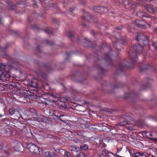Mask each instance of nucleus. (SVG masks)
Masks as SVG:
<instances>
[{
  "label": "nucleus",
  "instance_id": "obj_1",
  "mask_svg": "<svg viewBox=\"0 0 157 157\" xmlns=\"http://www.w3.org/2000/svg\"><path fill=\"white\" fill-rule=\"evenodd\" d=\"M136 40L137 42V45L133 46L130 49L129 54L131 63L128 62V69L133 68L137 60V55L142 53L144 46L148 44L149 41L142 33H137Z\"/></svg>",
  "mask_w": 157,
  "mask_h": 157
},
{
  "label": "nucleus",
  "instance_id": "obj_2",
  "mask_svg": "<svg viewBox=\"0 0 157 157\" xmlns=\"http://www.w3.org/2000/svg\"><path fill=\"white\" fill-rule=\"evenodd\" d=\"M107 49L109 51L108 53H106L105 54L104 58L105 60L109 63V64L113 65V61L111 59L112 54H113V51L111 50V48L109 47H106L104 48V50H106Z\"/></svg>",
  "mask_w": 157,
  "mask_h": 157
},
{
  "label": "nucleus",
  "instance_id": "obj_3",
  "mask_svg": "<svg viewBox=\"0 0 157 157\" xmlns=\"http://www.w3.org/2000/svg\"><path fill=\"white\" fill-rule=\"evenodd\" d=\"M26 147L32 153L36 154H40L41 149L32 143L28 144L27 145Z\"/></svg>",
  "mask_w": 157,
  "mask_h": 157
},
{
  "label": "nucleus",
  "instance_id": "obj_4",
  "mask_svg": "<svg viewBox=\"0 0 157 157\" xmlns=\"http://www.w3.org/2000/svg\"><path fill=\"white\" fill-rule=\"evenodd\" d=\"M146 10L150 13L155 14L157 13V8L151 5H147L146 3H141Z\"/></svg>",
  "mask_w": 157,
  "mask_h": 157
},
{
  "label": "nucleus",
  "instance_id": "obj_5",
  "mask_svg": "<svg viewBox=\"0 0 157 157\" xmlns=\"http://www.w3.org/2000/svg\"><path fill=\"white\" fill-rule=\"evenodd\" d=\"M37 77L40 80L43 82H45L48 80V76L47 75L43 72L40 70H38L36 72Z\"/></svg>",
  "mask_w": 157,
  "mask_h": 157
},
{
  "label": "nucleus",
  "instance_id": "obj_6",
  "mask_svg": "<svg viewBox=\"0 0 157 157\" xmlns=\"http://www.w3.org/2000/svg\"><path fill=\"white\" fill-rule=\"evenodd\" d=\"M94 17L90 15L89 13L85 12L84 14H83V16L81 17L82 20H86L87 21L90 22H94Z\"/></svg>",
  "mask_w": 157,
  "mask_h": 157
},
{
  "label": "nucleus",
  "instance_id": "obj_7",
  "mask_svg": "<svg viewBox=\"0 0 157 157\" xmlns=\"http://www.w3.org/2000/svg\"><path fill=\"white\" fill-rule=\"evenodd\" d=\"M76 41H81V42H82V43H83L85 44H87V45H86V46L87 47H90L93 48H94L96 46L95 44L94 45H93L91 43V42L87 38L85 37L84 38V39L82 40H80L79 39H78Z\"/></svg>",
  "mask_w": 157,
  "mask_h": 157
},
{
  "label": "nucleus",
  "instance_id": "obj_8",
  "mask_svg": "<svg viewBox=\"0 0 157 157\" xmlns=\"http://www.w3.org/2000/svg\"><path fill=\"white\" fill-rule=\"evenodd\" d=\"M127 66L124 64V62H121L118 64L117 67V69L121 72L125 71L127 69Z\"/></svg>",
  "mask_w": 157,
  "mask_h": 157
},
{
  "label": "nucleus",
  "instance_id": "obj_9",
  "mask_svg": "<svg viewBox=\"0 0 157 157\" xmlns=\"http://www.w3.org/2000/svg\"><path fill=\"white\" fill-rule=\"evenodd\" d=\"M143 22L142 21L137 20L135 21V25L138 27L140 28L144 29L145 28V26L143 24Z\"/></svg>",
  "mask_w": 157,
  "mask_h": 157
},
{
  "label": "nucleus",
  "instance_id": "obj_10",
  "mask_svg": "<svg viewBox=\"0 0 157 157\" xmlns=\"http://www.w3.org/2000/svg\"><path fill=\"white\" fill-rule=\"evenodd\" d=\"M44 155L46 157H58V156L55 153L51 152L49 151L45 152Z\"/></svg>",
  "mask_w": 157,
  "mask_h": 157
},
{
  "label": "nucleus",
  "instance_id": "obj_11",
  "mask_svg": "<svg viewBox=\"0 0 157 157\" xmlns=\"http://www.w3.org/2000/svg\"><path fill=\"white\" fill-rule=\"evenodd\" d=\"M105 9L104 7L102 6H98L95 7L94 8V10L96 13H102L103 10Z\"/></svg>",
  "mask_w": 157,
  "mask_h": 157
},
{
  "label": "nucleus",
  "instance_id": "obj_12",
  "mask_svg": "<svg viewBox=\"0 0 157 157\" xmlns=\"http://www.w3.org/2000/svg\"><path fill=\"white\" fill-rule=\"evenodd\" d=\"M98 157H106V153L103 151H99L96 153Z\"/></svg>",
  "mask_w": 157,
  "mask_h": 157
},
{
  "label": "nucleus",
  "instance_id": "obj_13",
  "mask_svg": "<svg viewBox=\"0 0 157 157\" xmlns=\"http://www.w3.org/2000/svg\"><path fill=\"white\" fill-rule=\"evenodd\" d=\"M6 66L5 64L0 63V72L1 74H4L5 72V68Z\"/></svg>",
  "mask_w": 157,
  "mask_h": 157
},
{
  "label": "nucleus",
  "instance_id": "obj_14",
  "mask_svg": "<svg viewBox=\"0 0 157 157\" xmlns=\"http://www.w3.org/2000/svg\"><path fill=\"white\" fill-rule=\"evenodd\" d=\"M96 67H97L99 71L100 74L103 75L105 74L106 71L104 69V68L100 65H97Z\"/></svg>",
  "mask_w": 157,
  "mask_h": 157
},
{
  "label": "nucleus",
  "instance_id": "obj_15",
  "mask_svg": "<svg viewBox=\"0 0 157 157\" xmlns=\"http://www.w3.org/2000/svg\"><path fill=\"white\" fill-rule=\"evenodd\" d=\"M116 38V40L114 42V43L113 42V47L115 48L117 50H119L120 49V48L118 47V46H119V42L118 41H119V40H117V38H116V36L115 37Z\"/></svg>",
  "mask_w": 157,
  "mask_h": 157
},
{
  "label": "nucleus",
  "instance_id": "obj_16",
  "mask_svg": "<svg viewBox=\"0 0 157 157\" xmlns=\"http://www.w3.org/2000/svg\"><path fill=\"white\" fill-rule=\"evenodd\" d=\"M74 32L71 31H69L67 33V36L68 37L72 40L74 38Z\"/></svg>",
  "mask_w": 157,
  "mask_h": 157
},
{
  "label": "nucleus",
  "instance_id": "obj_17",
  "mask_svg": "<svg viewBox=\"0 0 157 157\" xmlns=\"http://www.w3.org/2000/svg\"><path fill=\"white\" fill-rule=\"evenodd\" d=\"M57 103L59 106L63 108H66L67 107V105L65 102L60 101H58Z\"/></svg>",
  "mask_w": 157,
  "mask_h": 157
},
{
  "label": "nucleus",
  "instance_id": "obj_18",
  "mask_svg": "<svg viewBox=\"0 0 157 157\" xmlns=\"http://www.w3.org/2000/svg\"><path fill=\"white\" fill-rule=\"evenodd\" d=\"M43 31L48 35L53 34V29L47 27Z\"/></svg>",
  "mask_w": 157,
  "mask_h": 157
},
{
  "label": "nucleus",
  "instance_id": "obj_19",
  "mask_svg": "<svg viewBox=\"0 0 157 157\" xmlns=\"http://www.w3.org/2000/svg\"><path fill=\"white\" fill-rule=\"evenodd\" d=\"M40 102L43 104H45L46 106L48 105L47 102H48V99L47 98H44L43 97H41L40 98Z\"/></svg>",
  "mask_w": 157,
  "mask_h": 157
},
{
  "label": "nucleus",
  "instance_id": "obj_20",
  "mask_svg": "<svg viewBox=\"0 0 157 157\" xmlns=\"http://www.w3.org/2000/svg\"><path fill=\"white\" fill-rule=\"evenodd\" d=\"M150 67V66L149 65H143L142 66L140 67V70L141 71H142L144 70H147Z\"/></svg>",
  "mask_w": 157,
  "mask_h": 157
},
{
  "label": "nucleus",
  "instance_id": "obj_21",
  "mask_svg": "<svg viewBox=\"0 0 157 157\" xmlns=\"http://www.w3.org/2000/svg\"><path fill=\"white\" fill-rule=\"evenodd\" d=\"M128 151L131 156V157H135V155L136 152L133 149H132L130 150L128 149Z\"/></svg>",
  "mask_w": 157,
  "mask_h": 157
},
{
  "label": "nucleus",
  "instance_id": "obj_22",
  "mask_svg": "<svg viewBox=\"0 0 157 157\" xmlns=\"http://www.w3.org/2000/svg\"><path fill=\"white\" fill-rule=\"evenodd\" d=\"M17 112L14 109L10 108L9 110V113L11 115H13L15 113ZM19 113V116L18 117H20L21 116V114L19 113Z\"/></svg>",
  "mask_w": 157,
  "mask_h": 157
},
{
  "label": "nucleus",
  "instance_id": "obj_23",
  "mask_svg": "<svg viewBox=\"0 0 157 157\" xmlns=\"http://www.w3.org/2000/svg\"><path fill=\"white\" fill-rule=\"evenodd\" d=\"M135 157H147L146 155L144 154L140 153L137 152L135 155Z\"/></svg>",
  "mask_w": 157,
  "mask_h": 157
},
{
  "label": "nucleus",
  "instance_id": "obj_24",
  "mask_svg": "<svg viewBox=\"0 0 157 157\" xmlns=\"http://www.w3.org/2000/svg\"><path fill=\"white\" fill-rule=\"evenodd\" d=\"M77 147L74 145H71L69 147V149L71 151H75L77 150Z\"/></svg>",
  "mask_w": 157,
  "mask_h": 157
},
{
  "label": "nucleus",
  "instance_id": "obj_25",
  "mask_svg": "<svg viewBox=\"0 0 157 157\" xmlns=\"http://www.w3.org/2000/svg\"><path fill=\"white\" fill-rule=\"evenodd\" d=\"M131 96H132V97L133 98H135L136 97L138 96L137 94L136 93H135L134 92H133L132 94H129L128 93V100H129V98Z\"/></svg>",
  "mask_w": 157,
  "mask_h": 157
},
{
  "label": "nucleus",
  "instance_id": "obj_26",
  "mask_svg": "<svg viewBox=\"0 0 157 157\" xmlns=\"http://www.w3.org/2000/svg\"><path fill=\"white\" fill-rule=\"evenodd\" d=\"M32 28L34 31H40V30L39 27L36 25L32 26Z\"/></svg>",
  "mask_w": 157,
  "mask_h": 157
},
{
  "label": "nucleus",
  "instance_id": "obj_27",
  "mask_svg": "<svg viewBox=\"0 0 157 157\" xmlns=\"http://www.w3.org/2000/svg\"><path fill=\"white\" fill-rule=\"evenodd\" d=\"M53 114L55 116L58 118L61 116V114L57 111H54Z\"/></svg>",
  "mask_w": 157,
  "mask_h": 157
},
{
  "label": "nucleus",
  "instance_id": "obj_28",
  "mask_svg": "<svg viewBox=\"0 0 157 157\" xmlns=\"http://www.w3.org/2000/svg\"><path fill=\"white\" fill-rule=\"evenodd\" d=\"M144 13H143L141 11H139L136 13V15L139 17H143V16L144 14Z\"/></svg>",
  "mask_w": 157,
  "mask_h": 157
},
{
  "label": "nucleus",
  "instance_id": "obj_29",
  "mask_svg": "<svg viewBox=\"0 0 157 157\" xmlns=\"http://www.w3.org/2000/svg\"><path fill=\"white\" fill-rule=\"evenodd\" d=\"M75 156L77 157H86L85 154L82 152L77 153Z\"/></svg>",
  "mask_w": 157,
  "mask_h": 157
},
{
  "label": "nucleus",
  "instance_id": "obj_30",
  "mask_svg": "<svg viewBox=\"0 0 157 157\" xmlns=\"http://www.w3.org/2000/svg\"><path fill=\"white\" fill-rule=\"evenodd\" d=\"M80 148L82 150H86L88 149V146L87 145L84 144L83 145L80 146Z\"/></svg>",
  "mask_w": 157,
  "mask_h": 157
},
{
  "label": "nucleus",
  "instance_id": "obj_31",
  "mask_svg": "<svg viewBox=\"0 0 157 157\" xmlns=\"http://www.w3.org/2000/svg\"><path fill=\"white\" fill-rule=\"evenodd\" d=\"M57 150L59 151V153L62 155H63V154L64 155V153L65 152V151L63 149H55V151H57Z\"/></svg>",
  "mask_w": 157,
  "mask_h": 157
},
{
  "label": "nucleus",
  "instance_id": "obj_32",
  "mask_svg": "<svg viewBox=\"0 0 157 157\" xmlns=\"http://www.w3.org/2000/svg\"><path fill=\"white\" fill-rule=\"evenodd\" d=\"M46 43L49 46H52L54 44V43L52 41H49V40H46L45 41Z\"/></svg>",
  "mask_w": 157,
  "mask_h": 157
},
{
  "label": "nucleus",
  "instance_id": "obj_33",
  "mask_svg": "<svg viewBox=\"0 0 157 157\" xmlns=\"http://www.w3.org/2000/svg\"><path fill=\"white\" fill-rule=\"evenodd\" d=\"M33 120L40 122L42 121V119L39 117H33Z\"/></svg>",
  "mask_w": 157,
  "mask_h": 157
},
{
  "label": "nucleus",
  "instance_id": "obj_34",
  "mask_svg": "<svg viewBox=\"0 0 157 157\" xmlns=\"http://www.w3.org/2000/svg\"><path fill=\"white\" fill-rule=\"evenodd\" d=\"M17 5H11L9 7V9L10 10H15V9L17 7Z\"/></svg>",
  "mask_w": 157,
  "mask_h": 157
},
{
  "label": "nucleus",
  "instance_id": "obj_35",
  "mask_svg": "<svg viewBox=\"0 0 157 157\" xmlns=\"http://www.w3.org/2000/svg\"><path fill=\"white\" fill-rule=\"evenodd\" d=\"M64 155L67 157H72V156L70 154V153L67 151H65L64 154Z\"/></svg>",
  "mask_w": 157,
  "mask_h": 157
},
{
  "label": "nucleus",
  "instance_id": "obj_36",
  "mask_svg": "<svg viewBox=\"0 0 157 157\" xmlns=\"http://www.w3.org/2000/svg\"><path fill=\"white\" fill-rule=\"evenodd\" d=\"M143 17H145L147 18H149L151 20V17L149 15L144 13V15L143 16Z\"/></svg>",
  "mask_w": 157,
  "mask_h": 157
},
{
  "label": "nucleus",
  "instance_id": "obj_37",
  "mask_svg": "<svg viewBox=\"0 0 157 157\" xmlns=\"http://www.w3.org/2000/svg\"><path fill=\"white\" fill-rule=\"evenodd\" d=\"M71 142L75 143H81V141L79 140L76 139L74 140H72L71 141Z\"/></svg>",
  "mask_w": 157,
  "mask_h": 157
},
{
  "label": "nucleus",
  "instance_id": "obj_38",
  "mask_svg": "<svg viewBox=\"0 0 157 157\" xmlns=\"http://www.w3.org/2000/svg\"><path fill=\"white\" fill-rule=\"evenodd\" d=\"M107 155L108 157H115V156L114 154L110 152H108Z\"/></svg>",
  "mask_w": 157,
  "mask_h": 157
},
{
  "label": "nucleus",
  "instance_id": "obj_39",
  "mask_svg": "<svg viewBox=\"0 0 157 157\" xmlns=\"http://www.w3.org/2000/svg\"><path fill=\"white\" fill-rule=\"evenodd\" d=\"M152 46L157 50V39L156 42H153L152 43Z\"/></svg>",
  "mask_w": 157,
  "mask_h": 157
},
{
  "label": "nucleus",
  "instance_id": "obj_40",
  "mask_svg": "<svg viewBox=\"0 0 157 157\" xmlns=\"http://www.w3.org/2000/svg\"><path fill=\"white\" fill-rule=\"evenodd\" d=\"M128 124V122H121L119 123V125L120 126H124L125 124Z\"/></svg>",
  "mask_w": 157,
  "mask_h": 157
},
{
  "label": "nucleus",
  "instance_id": "obj_41",
  "mask_svg": "<svg viewBox=\"0 0 157 157\" xmlns=\"http://www.w3.org/2000/svg\"><path fill=\"white\" fill-rule=\"evenodd\" d=\"M75 9L73 8H71L70 9L69 12H70V14H71L73 16H74L75 15L73 14V13L72 12Z\"/></svg>",
  "mask_w": 157,
  "mask_h": 157
},
{
  "label": "nucleus",
  "instance_id": "obj_42",
  "mask_svg": "<svg viewBox=\"0 0 157 157\" xmlns=\"http://www.w3.org/2000/svg\"><path fill=\"white\" fill-rule=\"evenodd\" d=\"M32 86L34 87H37L38 86V84L37 83H34L33 82H32Z\"/></svg>",
  "mask_w": 157,
  "mask_h": 157
},
{
  "label": "nucleus",
  "instance_id": "obj_43",
  "mask_svg": "<svg viewBox=\"0 0 157 157\" xmlns=\"http://www.w3.org/2000/svg\"><path fill=\"white\" fill-rule=\"evenodd\" d=\"M10 132H11V130L9 129V128H6L5 129V132L6 133H9L10 134Z\"/></svg>",
  "mask_w": 157,
  "mask_h": 157
},
{
  "label": "nucleus",
  "instance_id": "obj_44",
  "mask_svg": "<svg viewBox=\"0 0 157 157\" xmlns=\"http://www.w3.org/2000/svg\"><path fill=\"white\" fill-rule=\"evenodd\" d=\"M150 139L153 141L157 142V138H151Z\"/></svg>",
  "mask_w": 157,
  "mask_h": 157
},
{
  "label": "nucleus",
  "instance_id": "obj_45",
  "mask_svg": "<svg viewBox=\"0 0 157 157\" xmlns=\"http://www.w3.org/2000/svg\"><path fill=\"white\" fill-rule=\"evenodd\" d=\"M30 111L33 114L35 113L36 112L35 110L33 109H30Z\"/></svg>",
  "mask_w": 157,
  "mask_h": 157
},
{
  "label": "nucleus",
  "instance_id": "obj_46",
  "mask_svg": "<svg viewBox=\"0 0 157 157\" xmlns=\"http://www.w3.org/2000/svg\"><path fill=\"white\" fill-rule=\"evenodd\" d=\"M122 27L121 26H119L116 27V29L119 30H121L122 29Z\"/></svg>",
  "mask_w": 157,
  "mask_h": 157
},
{
  "label": "nucleus",
  "instance_id": "obj_47",
  "mask_svg": "<svg viewBox=\"0 0 157 157\" xmlns=\"http://www.w3.org/2000/svg\"><path fill=\"white\" fill-rule=\"evenodd\" d=\"M125 41L124 40H123L122 41V44L123 45H124L125 43Z\"/></svg>",
  "mask_w": 157,
  "mask_h": 157
},
{
  "label": "nucleus",
  "instance_id": "obj_48",
  "mask_svg": "<svg viewBox=\"0 0 157 157\" xmlns=\"http://www.w3.org/2000/svg\"><path fill=\"white\" fill-rule=\"evenodd\" d=\"M122 148H120L119 149H118L117 151L118 152H120L122 149Z\"/></svg>",
  "mask_w": 157,
  "mask_h": 157
},
{
  "label": "nucleus",
  "instance_id": "obj_49",
  "mask_svg": "<svg viewBox=\"0 0 157 157\" xmlns=\"http://www.w3.org/2000/svg\"><path fill=\"white\" fill-rule=\"evenodd\" d=\"M154 31L155 32H157V27L155 28L154 29Z\"/></svg>",
  "mask_w": 157,
  "mask_h": 157
},
{
  "label": "nucleus",
  "instance_id": "obj_50",
  "mask_svg": "<svg viewBox=\"0 0 157 157\" xmlns=\"http://www.w3.org/2000/svg\"><path fill=\"white\" fill-rule=\"evenodd\" d=\"M70 53H66V54L67 55L68 57H69L70 56Z\"/></svg>",
  "mask_w": 157,
  "mask_h": 157
},
{
  "label": "nucleus",
  "instance_id": "obj_51",
  "mask_svg": "<svg viewBox=\"0 0 157 157\" xmlns=\"http://www.w3.org/2000/svg\"><path fill=\"white\" fill-rule=\"evenodd\" d=\"M95 32L93 30L92 31V32H91V33L93 35H95Z\"/></svg>",
  "mask_w": 157,
  "mask_h": 157
},
{
  "label": "nucleus",
  "instance_id": "obj_52",
  "mask_svg": "<svg viewBox=\"0 0 157 157\" xmlns=\"http://www.w3.org/2000/svg\"><path fill=\"white\" fill-rule=\"evenodd\" d=\"M82 26L83 27H86V24H84V23H83L82 24Z\"/></svg>",
  "mask_w": 157,
  "mask_h": 157
},
{
  "label": "nucleus",
  "instance_id": "obj_53",
  "mask_svg": "<svg viewBox=\"0 0 157 157\" xmlns=\"http://www.w3.org/2000/svg\"><path fill=\"white\" fill-rule=\"evenodd\" d=\"M114 2L116 3H119V0H114Z\"/></svg>",
  "mask_w": 157,
  "mask_h": 157
},
{
  "label": "nucleus",
  "instance_id": "obj_54",
  "mask_svg": "<svg viewBox=\"0 0 157 157\" xmlns=\"http://www.w3.org/2000/svg\"><path fill=\"white\" fill-rule=\"evenodd\" d=\"M149 83H148L146 85H145L144 86V88H146L147 86V85H148L149 84Z\"/></svg>",
  "mask_w": 157,
  "mask_h": 157
},
{
  "label": "nucleus",
  "instance_id": "obj_55",
  "mask_svg": "<svg viewBox=\"0 0 157 157\" xmlns=\"http://www.w3.org/2000/svg\"><path fill=\"white\" fill-rule=\"evenodd\" d=\"M98 27H99V28H100V26H101V28L102 27H103L104 26V25H100V26L98 25Z\"/></svg>",
  "mask_w": 157,
  "mask_h": 157
},
{
  "label": "nucleus",
  "instance_id": "obj_56",
  "mask_svg": "<svg viewBox=\"0 0 157 157\" xmlns=\"http://www.w3.org/2000/svg\"><path fill=\"white\" fill-rule=\"evenodd\" d=\"M38 50L40 48V47L39 46H37L36 48Z\"/></svg>",
  "mask_w": 157,
  "mask_h": 157
},
{
  "label": "nucleus",
  "instance_id": "obj_57",
  "mask_svg": "<svg viewBox=\"0 0 157 157\" xmlns=\"http://www.w3.org/2000/svg\"><path fill=\"white\" fill-rule=\"evenodd\" d=\"M131 133L132 132H128V135H130Z\"/></svg>",
  "mask_w": 157,
  "mask_h": 157
},
{
  "label": "nucleus",
  "instance_id": "obj_58",
  "mask_svg": "<svg viewBox=\"0 0 157 157\" xmlns=\"http://www.w3.org/2000/svg\"><path fill=\"white\" fill-rule=\"evenodd\" d=\"M119 87L118 86H114V88H118Z\"/></svg>",
  "mask_w": 157,
  "mask_h": 157
},
{
  "label": "nucleus",
  "instance_id": "obj_59",
  "mask_svg": "<svg viewBox=\"0 0 157 157\" xmlns=\"http://www.w3.org/2000/svg\"><path fill=\"white\" fill-rule=\"evenodd\" d=\"M3 116V115H2L1 114H0V117H1L2 116Z\"/></svg>",
  "mask_w": 157,
  "mask_h": 157
},
{
  "label": "nucleus",
  "instance_id": "obj_60",
  "mask_svg": "<svg viewBox=\"0 0 157 157\" xmlns=\"http://www.w3.org/2000/svg\"><path fill=\"white\" fill-rule=\"evenodd\" d=\"M102 45H101V46H102ZM102 47H101L100 48V50H101L102 49Z\"/></svg>",
  "mask_w": 157,
  "mask_h": 157
},
{
  "label": "nucleus",
  "instance_id": "obj_61",
  "mask_svg": "<svg viewBox=\"0 0 157 157\" xmlns=\"http://www.w3.org/2000/svg\"><path fill=\"white\" fill-rule=\"evenodd\" d=\"M6 153L7 154V156H9V153L8 152H6Z\"/></svg>",
  "mask_w": 157,
  "mask_h": 157
},
{
  "label": "nucleus",
  "instance_id": "obj_62",
  "mask_svg": "<svg viewBox=\"0 0 157 157\" xmlns=\"http://www.w3.org/2000/svg\"><path fill=\"white\" fill-rule=\"evenodd\" d=\"M28 20H29V21H31V20H30V18H29L28 19Z\"/></svg>",
  "mask_w": 157,
  "mask_h": 157
},
{
  "label": "nucleus",
  "instance_id": "obj_63",
  "mask_svg": "<svg viewBox=\"0 0 157 157\" xmlns=\"http://www.w3.org/2000/svg\"><path fill=\"white\" fill-rule=\"evenodd\" d=\"M47 72H49V69H48V70H47Z\"/></svg>",
  "mask_w": 157,
  "mask_h": 157
},
{
  "label": "nucleus",
  "instance_id": "obj_64",
  "mask_svg": "<svg viewBox=\"0 0 157 157\" xmlns=\"http://www.w3.org/2000/svg\"><path fill=\"white\" fill-rule=\"evenodd\" d=\"M81 3L83 4H84L85 3V2H81Z\"/></svg>",
  "mask_w": 157,
  "mask_h": 157
}]
</instances>
